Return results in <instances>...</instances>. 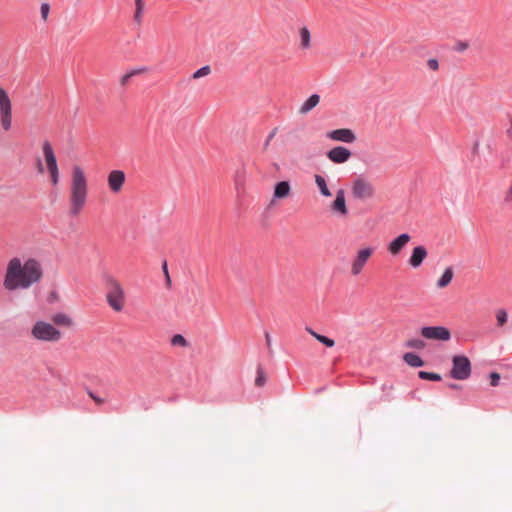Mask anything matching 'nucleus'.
Segmentation results:
<instances>
[{
  "mask_svg": "<svg viewBox=\"0 0 512 512\" xmlns=\"http://www.w3.org/2000/svg\"><path fill=\"white\" fill-rule=\"evenodd\" d=\"M291 194V186L288 181H280L274 187L273 197L275 199H285Z\"/></svg>",
  "mask_w": 512,
  "mask_h": 512,
  "instance_id": "obj_18",
  "label": "nucleus"
},
{
  "mask_svg": "<svg viewBox=\"0 0 512 512\" xmlns=\"http://www.w3.org/2000/svg\"><path fill=\"white\" fill-rule=\"evenodd\" d=\"M134 2H135V12H134L133 18H134V21L138 25H141L143 13H144V9H145V2H144V0H134Z\"/></svg>",
  "mask_w": 512,
  "mask_h": 512,
  "instance_id": "obj_23",
  "label": "nucleus"
},
{
  "mask_svg": "<svg viewBox=\"0 0 512 512\" xmlns=\"http://www.w3.org/2000/svg\"><path fill=\"white\" fill-rule=\"evenodd\" d=\"M45 166L41 158H36V168L38 173L43 174L45 171L49 174L50 183L56 187L60 181V171L57 158L52 144L48 140H44L41 145Z\"/></svg>",
  "mask_w": 512,
  "mask_h": 512,
  "instance_id": "obj_3",
  "label": "nucleus"
},
{
  "mask_svg": "<svg viewBox=\"0 0 512 512\" xmlns=\"http://www.w3.org/2000/svg\"><path fill=\"white\" fill-rule=\"evenodd\" d=\"M50 12V6L48 3H42L40 6V14L43 21H47Z\"/></svg>",
  "mask_w": 512,
  "mask_h": 512,
  "instance_id": "obj_32",
  "label": "nucleus"
},
{
  "mask_svg": "<svg viewBox=\"0 0 512 512\" xmlns=\"http://www.w3.org/2000/svg\"><path fill=\"white\" fill-rule=\"evenodd\" d=\"M145 71H146V69H145V68H140V69L132 70V71H130V72H128V73H126V74L122 75V76L120 77V79H119V84H120V86H121V87H126V86L129 84V82H130V80H131V78H132L133 76H135V75H139V74H141V73H143V72H145Z\"/></svg>",
  "mask_w": 512,
  "mask_h": 512,
  "instance_id": "obj_24",
  "label": "nucleus"
},
{
  "mask_svg": "<svg viewBox=\"0 0 512 512\" xmlns=\"http://www.w3.org/2000/svg\"><path fill=\"white\" fill-rule=\"evenodd\" d=\"M265 382V377H264V373L261 369L258 370V375L255 379V384L257 386H262Z\"/></svg>",
  "mask_w": 512,
  "mask_h": 512,
  "instance_id": "obj_35",
  "label": "nucleus"
},
{
  "mask_svg": "<svg viewBox=\"0 0 512 512\" xmlns=\"http://www.w3.org/2000/svg\"><path fill=\"white\" fill-rule=\"evenodd\" d=\"M327 137L333 141L353 143L356 141L355 133L348 128L335 129L327 133Z\"/></svg>",
  "mask_w": 512,
  "mask_h": 512,
  "instance_id": "obj_14",
  "label": "nucleus"
},
{
  "mask_svg": "<svg viewBox=\"0 0 512 512\" xmlns=\"http://www.w3.org/2000/svg\"><path fill=\"white\" fill-rule=\"evenodd\" d=\"M403 358L405 362L412 367H421L424 365L423 360L414 353H406Z\"/></svg>",
  "mask_w": 512,
  "mask_h": 512,
  "instance_id": "obj_25",
  "label": "nucleus"
},
{
  "mask_svg": "<svg viewBox=\"0 0 512 512\" xmlns=\"http://www.w3.org/2000/svg\"><path fill=\"white\" fill-rule=\"evenodd\" d=\"M506 135L508 138L512 139V118L510 119V126L506 130Z\"/></svg>",
  "mask_w": 512,
  "mask_h": 512,
  "instance_id": "obj_40",
  "label": "nucleus"
},
{
  "mask_svg": "<svg viewBox=\"0 0 512 512\" xmlns=\"http://www.w3.org/2000/svg\"><path fill=\"white\" fill-rule=\"evenodd\" d=\"M171 344L174 346L186 347L188 342L181 334H175L171 339Z\"/></svg>",
  "mask_w": 512,
  "mask_h": 512,
  "instance_id": "obj_30",
  "label": "nucleus"
},
{
  "mask_svg": "<svg viewBox=\"0 0 512 512\" xmlns=\"http://www.w3.org/2000/svg\"><path fill=\"white\" fill-rule=\"evenodd\" d=\"M301 39V47L307 49L310 47V32L306 27H302L299 31Z\"/></svg>",
  "mask_w": 512,
  "mask_h": 512,
  "instance_id": "obj_26",
  "label": "nucleus"
},
{
  "mask_svg": "<svg viewBox=\"0 0 512 512\" xmlns=\"http://www.w3.org/2000/svg\"><path fill=\"white\" fill-rule=\"evenodd\" d=\"M505 202L511 203L512 202V185L509 187V190L507 194L505 195Z\"/></svg>",
  "mask_w": 512,
  "mask_h": 512,
  "instance_id": "obj_38",
  "label": "nucleus"
},
{
  "mask_svg": "<svg viewBox=\"0 0 512 512\" xmlns=\"http://www.w3.org/2000/svg\"><path fill=\"white\" fill-rule=\"evenodd\" d=\"M495 316H496V320H497V325L499 327H503L506 324L507 319H508V314H507L506 310L497 309L495 312Z\"/></svg>",
  "mask_w": 512,
  "mask_h": 512,
  "instance_id": "obj_27",
  "label": "nucleus"
},
{
  "mask_svg": "<svg viewBox=\"0 0 512 512\" xmlns=\"http://www.w3.org/2000/svg\"><path fill=\"white\" fill-rule=\"evenodd\" d=\"M490 379H491V382H490L491 386L496 387L499 384L500 375L497 372H492L490 374Z\"/></svg>",
  "mask_w": 512,
  "mask_h": 512,
  "instance_id": "obj_36",
  "label": "nucleus"
},
{
  "mask_svg": "<svg viewBox=\"0 0 512 512\" xmlns=\"http://www.w3.org/2000/svg\"><path fill=\"white\" fill-rule=\"evenodd\" d=\"M274 135H275V131H273L269 134V136L266 140V143H265L266 146L269 144L270 140L274 137Z\"/></svg>",
  "mask_w": 512,
  "mask_h": 512,
  "instance_id": "obj_41",
  "label": "nucleus"
},
{
  "mask_svg": "<svg viewBox=\"0 0 512 512\" xmlns=\"http://www.w3.org/2000/svg\"><path fill=\"white\" fill-rule=\"evenodd\" d=\"M126 175L122 170H112L107 176V185L113 194H119L125 184Z\"/></svg>",
  "mask_w": 512,
  "mask_h": 512,
  "instance_id": "obj_11",
  "label": "nucleus"
},
{
  "mask_svg": "<svg viewBox=\"0 0 512 512\" xmlns=\"http://www.w3.org/2000/svg\"><path fill=\"white\" fill-rule=\"evenodd\" d=\"M410 241L411 236L408 233H402L388 243L387 251L392 256H398Z\"/></svg>",
  "mask_w": 512,
  "mask_h": 512,
  "instance_id": "obj_13",
  "label": "nucleus"
},
{
  "mask_svg": "<svg viewBox=\"0 0 512 512\" xmlns=\"http://www.w3.org/2000/svg\"><path fill=\"white\" fill-rule=\"evenodd\" d=\"M450 376L456 380H466L471 375L470 360L463 355L454 356L452 359Z\"/></svg>",
  "mask_w": 512,
  "mask_h": 512,
  "instance_id": "obj_9",
  "label": "nucleus"
},
{
  "mask_svg": "<svg viewBox=\"0 0 512 512\" xmlns=\"http://www.w3.org/2000/svg\"><path fill=\"white\" fill-rule=\"evenodd\" d=\"M428 252L424 246H416L413 248L411 256L409 257L408 264L412 268H418L422 265L424 260L427 258Z\"/></svg>",
  "mask_w": 512,
  "mask_h": 512,
  "instance_id": "obj_16",
  "label": "nucleus"
},
{
  "mask_svg": "<svg viewBox=\"0 0 512 512\" xmlns=\"http://www.w3.org/2000/svg\"><path fill=\"white\" fill-rule=\"evenodd\" d=\"M421 335L429 340L448 341L451 338L450 331L443 326H427L421 329Z\"/></svg>",
  "mask_w": 512,
  "mask_h": 512,
  "instance_id": "obj_10",
  "label": "nucleus"
},
{
  "mask_svg": "<svg viewBox=\"0 0 512 512\" xmlns=\"http://www.w3.org/2000/svg\"><path fill=\"white\" fill-rule=\"evenodd\" d=\"M427 67L432 71H437L439 69L438 60L435 58H431L427 61Z\"/></svg>",
  "mask_w": 512,
  "mask_h": 512,
  "instance_id": "obj_34",
  "label": "nucleus"
},
{
  "mask_svg": "<svg viewBox=\"0 0 512 512\" xmlns=\"http://www.w3.org/2000/svg\"><path fill=\"white\" fill-rule=\"evenodd\" d=\"M450 387L453 388V389H457L458 385L457 384H451Z\"/></svg>",
  "mask_w": 512,
  "mask_h": 512,
  "instance_id": "obj_43",
  "label": "nucleus"
},
{
  "mask_svg": "<svg viewBox=\"0 0 512 512\" xmlns=\"http://www.w3.org/2000/svg\"><path fill=\"white\" fill-rule=\"evenodd\" d=\"M418 375L423 380H431V381H440L441 380V376L436 373L420 371Z\"/></svg>",
  "mask_w": 512,
  "mask_h": 512,
  "instance_id": "obj_29",
  "label": "nucleus"
},
{
  "mask_svg": "<svg viewBox=\"0 0 512 512\" xmlns=\"http://www.w3.org/2000/svg\"><path fill=\"white\" fill-rule=\"evenodd\" d=\"M210 72L211 69L209 66H203L193 73L192 78L199 79L201 77L207 76L208 74H210Z\"/></svg>",
  "mask_w": 512,
  "mask_h": 512,
  "instance_id": "obj_31",
  "label": "nucleus"
},
{
  "mask_svg": "<svg viewBox=\"0 0 512 512\" xmlns=\"http://www.w3.org/2000/svg\"><path fill=\"white\" fill-rule=\"evenodd\" d=\"M88 180L84 169L74 165L69 184V215L76 217L85 208L88 201Z\"/></svg>",
  "mask_w": 512,
  "mask_h": 512,
  "instance_id": "obj_2",
  "label": "nucleus"
},
{
  "mask_svg": "<svg viewBox=\"0 0 512 512\" xmlns=\"http://www.w3.org/2000/svg\"><path fill=\"white\" fill-rule=\"evenodd\" d=\"M106 302L116 313L124 310L127 302L126 291L122 283L113 276L106 278Z\"/></svg>",
  "mask_w": 512,
  "mask_h": 512,
  "instance_id": "obj_4",
  "label": "nucleus"
},
{
  "mask_svg": "<svg viewBox=\"0 0 512 512\" xmlns=\"http://www.w3.org/2000/svg\"><path fill=\"white\" fill-rule=\"evenodd\" d=\"M374 252L375 248L371 246H364L356 251L355 256L350 262V273L352 276H358L362 273Z\"/></svg>",
  "mask_w": 512,
  "mask_h": 512,
  "instance_id": "obj_8",
  "label": "nucleus"
},
{
  "mask_svg": "<svg viewBox=\"0 0 512 512\" xmlns=\"http://www.w3.org/2000/svg\"><path fill=\"white\" fill-rule=\"evenodd\" d=\"M265 340H266V345H267L268 349L271 350V336L268 332H265Z\"/></svg>",
  "mask_w": 512,
  "mask_h": 512,
  "instance_id": "obj_39",
  "label": "nucleus"
},
{
  "mask_svg": "<svg viewBox=\"0 0 512 512\" xmlns=\"http://www.w3.org/2000/svg\"><path fill=\"white\" fill-rule=\"evenodd\" d=\"M331 212L339 217H347L349 211L346 205L345 192L343 189H339L336 192L335 200L330 206Z\"/></svg>",
  "mask_w": 512,
  "mask_h": 512,
  "instance_id": "obj_12",
  "label": "nucleus"
},
{
  "mask_svg": "<svg viewBox=\"0 0 512 512\" xmlns=\"http://www.w3.org/2000/svg\"><path fill=\"white\" fill-rule=\"evenodd\" d=\"M43 277V268L35 258H11L6 266L3 287L7 291L25 290L37 284Z\"/></svg>",
  "mask_w": 512,
  "mask_h": 512,
  "instance_id": "obj_1",
  "label": "nucleus"
},
{
  "mask_svg": "<svg viewBox=\"0 0 512 512\" xmlns=\"http://www.w3.org/2000/svg\"><path fill=\"white\" fill-rule=\"evenodd\" d=\"M12 101L7 91L0 86V125L4 132L12 128Z\"/></svg>",
  "mask_w": 512,
  "mask_h": 512,
  "instance_id": "obj_7",
  "label": "nucleus"
},
{
  "mask_svg": "<svg viewBox=\"0 0 512 512\" xmlns=\"http://www.w3.org/2000/svg\"><path fill=\"white\" fill-rule=\"evenodd\" d=\"M306 331L311 335L313 336L316 340H318L320 343H322L323 345H325L326 347H333L335 345V342L333 339L331 338H328L327 336H324V335H321L317 332H315L314 330H312L311 328H306Z\"/></svg>",
  "mask_w": 512,
  "mask_h": 512,
  "instance_id": "obj_21",
  "label": "nucleus"
},
{
  "mask_svg": "<svg viewBox=\"0 0 512 512\" xmlns=\"http://www.w3.org/2000/svg\"><path fill=\"white\" fill-rule=\"evenodd\" d=\"M453 277H454V271L452 269V267H447L443 274L441 275V277L437 280V287L439 289H443L445 287H447L453 280Z\"/></svg>",
  "mask_w": 512,
  "mask_h": 512,
  "instance_id": "obj_20",
  "label": "nucleus"
},
{
  "mask_svg": "<svg viewBox=\"0 0 512 512\" xmlns=\"http://www.w3.org/2000/svg\"><path fill=\"white\" fill-rule=\"evenodd\" d=\"M163 271L165 272L167 278L169 279L168 270H167V264L166 263H164V265H163Z\"/></svg>",
  "mask_w": 512,
  "mask_h": 512,
  "instance_id": "obj_42",
  "label": "nucleus"
},
{
  "mask_svg": "<svg viewBox=\"0 0 512 512\" xmlns=\"http://www.w3.org/2000/svg\"><path fill=\"white\" fill-rule=\"evenodd\" d=\"M469 48V43L466 42V41H458L456 44H455V51L457 52H464L466 51L467 49Z\"/></svg>",
  "mask_w": 512,
  "mask_h": 512,
  "instance_id": "obj_33",
  "label": "nucleus"
},
{
  "mask_svg": "<svg viewBox=\"0 0 512 512\" xmlns=\"http://www.w3.org/2000/svg\"><path fill=\"white\" fill-rule=\"evenodd\" d=\"M89 396L94 400V402L98 405H102L104 403V399L96 396L93 392H88Z\"/></svg>",
  "mask_w": 512,
  "mask_h": 512,
  "instance_id": "obj_37",
  "label": "nucleus"
},
{
  "mask_svg": "<svg viewBox=\"0 0 512 512\" xmlns=\"http://www.w3.org/2000/svg\"><path fill=\"white\" fill-rule=\"evenodd\" d=\"M315 183L320 191V193L324 196V197H330L331 196V192L327 186V183H326V180L323 176L321 175H318L316 174L315 177Z\"/></svg>",
  "mask_w": 512,
  "mask_h": 512,
  "instance_id": "obj_22",
  "label": "nucleus"
},
{
  "mask_svg": "<svg viewBox=\"0 0 512 512\" xmlns=\"http://www.w3.org/2000/svg\"><path fill=\"white\" fill-rule=\"evenodd\" d=\"M351 155V151L343 146H336L330 149L327 153L328 159L336 164H342L347 162L350 159Z\"/></svg>",
  "mask_w": 512,
  "mask_h": 512,
  "instance_id": "obj_15",
  "label": "nucleus"
},
{
  "mask_svg": "<svg viewBox=\"0 0 512 512\" xmlns=\"http://www.w3.org/2000/svg\"><path fill=\"white\" fill-rule=\"evenodd\" d=\"M351 194L355 200L367 201L375 196L376 189L370 180L358 176L351 183Z\"/></svg>",
  "mask_w": 512,
  "mask_h": 512,
  "instance_id": "obj_6",
  "label": "nucleus"
},
{
  "mask_svg": "<svg viewBox=\"0 0 512 512\" xmlns=\"http://www.w3.org/2000/svg\"><path fill=\"white\" fill-rule=\"evenodd\" d=\"M406 346L409 348L421 350L425 347V342L419 338H414L408 340Z\"/></svg>",
  "mask_w": 512,
  "mask_h": 512,
  "instance_id": "obj_28",
  "label": "nucleus"
},
{
  "mask_svg": "<svg viewBox=\"0 0 512 512\" xmlns=\"http://www.w3.org/2000/svg\"><path fill=\"white\" fill-rule=\"evenodd\" d=\"M31 334L35 339L45 342H58L62 338L61 331L45 321H37L32 327Z\"/></svg>",
  "mask_w": 512,
  "mask_h": 512,
  "instance_id": "obj_5",
  "label": "nucleus"
},
{
  "mask_svg": "<svg viewBox=\"0 0 512 512\" xmlns=\"http://www.w3.org/2000/svg\"><path fill=\"white\" fill-rule=\"evenodd\" d=\"M320 102V96L318 94H312L299 108V114L306 115L313 110Z\"/></svg>",
  "mask_w": 512,
  "mask_h": 512,
  "instance_id": "obj_19",
  "label": "nucleus"
},
{
  "mask_svg": "<svg viewBox=\"0 0 512 512\" xmlns=\"http://www.w3.org/2000/svg\"><path fill=\"white\" fill-rule=\"evenodd\" d=\"M51 320L58 327L71 328L74 326L72 317L66 313H56L52 316Z\"/></svg>",
  "mask_w": 512,
  "mask_h": 512,
  "instance_id": "obj_17",
  "label": "nucleus"
}]
</instances>
